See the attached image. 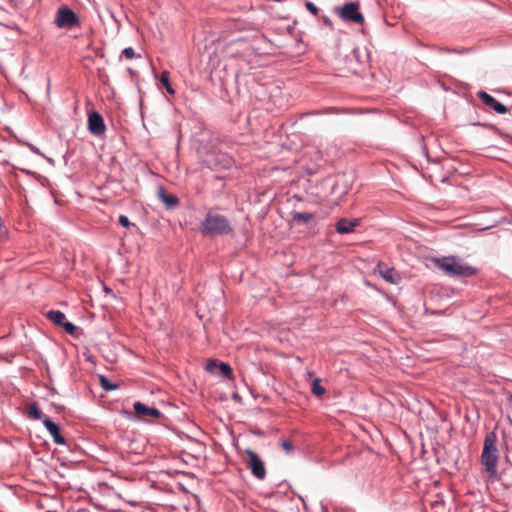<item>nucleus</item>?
<instances>
[{
  "mask_svg": "<svg viewBox=\"0 0 512 512\" xmlns=\"http://www.w3.org/2000/svg\"><path fill=\"white\" fill-rule=\"evenodd\" d=\"M509 400L512 401V394L509 396Z\"/></svg>",
  "mask_w": 512,
  "mask_h": 512,
  "instance_id": "393cba45",
  "label": "nucleus"
},
{
  "mask_svg": "<svg viewBox=\"0 0 512 512\" xmlns=\"http://www.w3.org/2000/svg\"><path fill=\"white\" fill-rule=\"evenodd\" d=\"M478 97L481 99V101L486 105L491 107L496 113L498 114H504L507 112L506 106L499 103L494 97H492L490 94L480 91L478 93Z\"/></svg>",
  "mask_w": 512,
  "mask_h": 512,
  "instance_id": "9d476101",
  "label": "nucleus"
},
{
  "mask_svg": "<svg viewBox=\"0 0 512 512\" xmlns=\"http://www.w3.org/2000/svg\"><path fill=\"white\" fill-rule=\"evenodd\" d=\"M160 82L165 87L166 91L173 95L175 93L174 89L171 86L170 78H169V72L163 71L160 75Z\"/></svg>",
  "mask_w": 512,
  "mask_h": 512,
  "instance_id": "dca6fc26",
  "label": "nucleus"
},
{
  "mask_svg": "<svg viewBox=\"0 0 512 512\" xmlns=\"http://www.w3.org/2000/svg\"><path fill=\"white\" fill-rule=\"evenodd\" d=\"M159 199L163 202V204L168 209H172L176 207L179 203L178 198L175 195L167 194L164 189H160L158 191Z\"/></svg>",
  "mask_w": 512,
  "mask_h": 512,
  "instance_id": "ddd939ff",
  "label": "nucleus"
},
{
  "mask_svg": "<svg viewBox=\"0 0 512 512\" xmlns=\"http://www.w3.org/2000/svg\"><path fill=\"white\" fill-rule=\"evenodd\" d=\"M496 443V433L494 431L487 433L483 443L481 464L485 467V471L490 477H494L497 474L499 452Z\"/></svg>",
  "mask_w": 512,
  "mask_h": 512,
  "instance_id": "f257e3e1",
  "label": "nucleus"
},
{
  "mask_svg": "<svg viewBox=\"0 0 512 512\" xmlns=\"http://www.w3.org/2000/svg\"><path fill=\"white\" fill-rule=\"evenodd\" d=\"M320 379L315 378L311 384V391L314 395L322 396L325 393V388L320 385Z\"/></svg>",
  "mask_w": 512,
  "mask_h": 512,
  "instance_id": "6ab92c4d",
  "label": "nucleus"
},
{
  "mask_svg": "<svg viewBox=\"0 0 512 512\" xmlns=\"http://www.w3.org/2000/svg\"><path fill=\"white\" fill-rule=\"evenodd\" d=\"M105 123L103 117L96 111L88 116V130L96 136H101L105 132Z\"/></svg>",
  "mask_w": 512,
  "mask_h": 512,
  "instance_id": "6e6552de",
  "label": "nucleus"
},
{
  "mask_svg": "<svg viewBox=\"0 0 512 512\" xmlns=\"http://www.w3.org/2000/svg\"><path fill=\"white\" fill-rule=\"evenodd\" d=\"M281 447L286 453H291L294 449L292 443L289 440L282 441Z\"/></svg>",
  "mask_w": 512,
  "mask_h": 512,
  "instance_id": "4be33fe9",
  "label": "nucleus"
},
{
  "mask_svg": "<svg viewBox=\"0 0 512 512\" xmlns=\"http://www.w3.org/2000/svg\"><path fill=\"white\" fill-rule=\"evenodd\" d=\"M100 385L106 391H112L117 389L118 385L111 384L105 376H100Z\"/></svg>",
  "mask_w": 512,
  "mask_h": 512,
  "instance_id": "aec40b11",
  "label": "nucleus"
},
{
  "mask_svg": "<svg viewBox=\"0 0 512 512\" xmlns=\"http://www.w3.org/2000/svg\"><path fill=\"white\" fill-rule=\"evenodd\" d=\"M207 371L215 374H220L226 378H230L232 376V369L231 367L223 362H217L216 360L210 361L206 365Z\"/></svg>",
  "mask_w": 512,
  "mask_h": 512,
  "instance_id": "9b49d317",
  "label": "nucleus"
},
{
  "mask_svg": "<svg viewBox=\"0 0 512 512\" xmlns=\"http://www.w3.org/2000/svg\"><path fill=\"white\" fill-rule=\"evenodd\" d=\"M28 417L35 420H40L42 418V412L36 403L30 404L28 409Z\"/></svg>",
  "mask_w": 512,
  "mask_h": 512,
  "instance_id": "a211bd4d",
  "label": "nucleus"
},
{
  "mask_svg": "<svg viewBox=\"0 0 512 512\" xmlns=\"http://www.w3.org/2000/svg\"><path fill=\"white\" fill-rule=\"evenodd\" d=\"M315 215L308 212H293L292 219L299 223H307L314 219Z\"/></svg>",
  "mask_w": 512,
  "mask_h": 512,
  "instance_id": "2eb2a0df",
  "label": "nucleus"
},
{
  "mask_svg": "<svg viewBox=\"0 0 512 512\" xmlns=\"http://www.w3.org/2000/svg\"><path fill=\"white\" fill-rule=\"evenodd\" d=\"M305 6L307 10L310 11L313 15L318 14L319 9L312 2H306Z\"/></svg>",
  "mask_w": 512,
  "mask_h": 512,
  "instance_id": "5701e85b",
  "label": "nucleus"
},
{
  "mask_svg": "<svg viewBox=\"0 0 512 512\" xmlns=\"http://www.w3.org/2000/svg\"><path fill=\"white\" fill-rule=\"evenodd\" d=\"M245 462L247 466L250 468L252 474L258 479H264L266 476V469L264 466V462L259 458V456L252 450H246V459Z\"/></svg>",
  "mask_w": 512,
  "mask_h": 512,
  "instance_id": "423d86ee",
  "label": "nucleus"
},
{
  "mask_svg": "<svg viewBox=\"0 0 512 512\" xmlns=\"http://www.w3.org/2000/svg\"><path fill=\"white\" fill-rule=\"evenodd\" d=\"M46 317L55 325L62 327L68 334L74 335L76 333L77 327L73 323L66 321V316L63 312L50 310L46 313Z\"/></svg>",
  "mask_w": 512,
  "mask_h": 512,
  "instance_id": "0eeeda50",
  "label": "nucleus"
},
{
  "mask_svg": "<svg viewBox=\"0 0 512 512\" xmlns=\"http://www.w3.org/2000/svg\"><path fill=\"white\" fill-rule=\"evenodd\" d=\"M335 13L343 20L347 22H353L356 24H362L364 17L359 11V4L357 2H349L344 4L342 7L335 8Z\"/></svg>",
  "mask_w": 512,
  "mask_h": 512,
  "instance_id": "20e7f679",
  "label": "nucleus"
},
{
  "mask_svg": "<svg viewBox=\"0 0 512 512\" xmlns=\"http://www.w3.org/2000/svg\"><path fill=\"white\" fill-rule=\"evenodd\" d=\"M54 23L58 28L70 29L79 25V18L70 8L60 7L56 13Z\"/></svg>",
  "mask_w": 512,
  "mask_h": 512,
  "instance_id": "39448f33",
  "label": "nucleus"
},
{
  "mask_svg": "<svg viewBox=\"0 0 512 512\" xmlns=\"http://www.w3.org/2000/svg\"><path fill=\"white\" fill-rule=\"evenodd\" d=\"M357 225V221H350L348 219H340L336 224V231L339 234H347L354 230V227Z\"/></svg>",
  "mask_w": 512,
  "mask_h": 512,
  "instance_id": "4468645a",
  "label": "nucleus"
},
{
  "mask_svg": "<svg viewBox=\"0 0 512 512\" xmlns=\"http://www.w3.org/2000/svg\"><path fill=\"white\" fill-rule=\"evenodd\" d=\"M203 231L206 234H228L231 231L228 220L219 214L208 213L202 223Z\"/></svg>",
  "mask_w": 512,
  "mask_h": 512,
  "instance_id": "7ed1b4c3",
  "label": "nucleus"
},
{
  "mask_svg": "<svg viewBox=\"0 0 512 512\" xmlns=\"http://www.w3.org/2000/svg\"><path fill=\"white\" fill-rule=\"evenodd\" d=\"M434 266L451 277H468L476 270L454 256L433 259Z\"/></svg>",
  "mask_w": 512,
  "mask_h": 512,
  "instance_id": "f03ea898",
  "label": "nucleus"
},
{
  "mask_svg": "<svg viewBox=\"0 0 512 512\" xmlns=\"http://www.w3.org/2000/svg\"><path fill=\"white\" fill-rule=\"evenodd\" d=\"M43 424L56 444L64 445L66 443L64 437L61 435L60 427L56 423L49 418H45Z\"/></svg>",
  "mask_w": 512,
  "mask_h": 512,
  "instance_id": "f8f14e48",
  "label": "nucleus"
},
{
  "mask_svg": "<svg viewBox=\"0 0 512 512\" xmlns=\"http://www.w3.org/2000/svg\"><path fill=\"white\" fill-rule=\"evenodd\" d=\"M122 55L126 58V59H132L136 56V53L134 51V49L132 47H127L125 48L123 51H122Z\"/></svg>",
  "mask_w": 512,
  "mask_h": 512,
  "instance_id": "412c9836",
  "label": "nucleus"
},
{
  "mask_svg": "<svg viewBox=\"0 0 512 512\" xmlns=\"http://www.w3.org/2000/svg\"><path fill=\"white\" fill-rule=\"evenodd\" d=\"M133 407L135 414L142 419H146L148 417L160 418L162 415V413L158 409L153 407H147L145 404L141 402H135Z\"/></svg>",
  "mask_w": 512,
  "mask_h": 512,
  "instance_id": "1a4fd4ad",
  "label": "nucleus"
},
{
  "mask_svg": "<svg viewBox=\"0 0 512 512\" xmlns=\"http://www.w3.org/2000/svg\"><path fill=\"white\" fill-rule=\"evenodd\" d=\"M119 223H120L123 227H126V228H128V227H130V226H131V223H130V221H129L128 217H127V216H125V215H120V216H119Z\"/></svg>",
  "mask_w": 512,
  "mask_h": 512,
  "instance_id": "b1692460",
  "label": "nucleus"
},
{
  "mask_svg": "<svg viewBox=\"0 0 512 512\" xmlns=\"http://www.w3.org/2000/svg\"><path fill=\"white\" fill-rule=\"evenodd\" d=\"M380 274L387 282L391 284H396L399 278L393 269H386L385 271H381Z\"/></svg>",
  "mask_w": 512,
  "mask_h": 512,
  "instance_id": "f3484780",
  "label": "nucleus"
}]
</instances>
